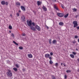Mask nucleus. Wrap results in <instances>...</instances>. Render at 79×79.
I'll return each instance as SVG.
<instances>
[{"instance_id":"21","label":"nucleus","mask_w":79,"mask_h":79,"mask_svg":"<svg viewBox=\"0 0 79 79\" xmlns=\"http://www.w3.org/2000/svg\"><path fill=\"white\" fill-rule=\"evenodd\" d=\"M11 36H12L13 37V38H15V35H14L13 33H11Z\"/></svg>"},{"instance_id":"33","label":"nucleus","mask_w":79,"mask_h":79,"mask_svg":"<svg viewBox=\"0 0 79 79\" xmlns=\"http://www.w3.org/2000/svg\"><path fill=\"white\" fill-rule=\"evenodd\" d=\"M72 54H73L74 55H76V53L74 52H73Z\"/></svg>"},{"instance_id":"48","label":"nucleus","mask_w":79,"mask_h":79,"mask_svg":"<svg viewBox=\"0 0 79 79\" xmlns=\"http://www.w3.org/2000/svg\"><path fill=\"white\" fill-rule=\"evenodd\" d=\"M76 50L77 51H78V49H77V48H76Z\"/></svg>"},{"instance_id":"54","label":"nucleus","mask_w":79,"mask_h":79,"mask_svg":"<svg viewBox=\"0 0 79 79\" xmlns=\"http://www.w3.org/2000/svg\"><path fill=\"white\" fill-rule=\"evenodd\" d=\"M6 62H7V63H8V60H6Z\"/></svg>"},{"instance_id":"3","label":"nucleus","mask_w":79,"mask_h":79,"mask_svg":"<svg viewBox=\"0 0 79 79\" xmlns=\"http://www.w3.org/2000/svg\"><path fill=\"white\" fill-rule=\"evenodd\" d=\"M73 24H74L73 27L75 28L77 27L78 26L77 24V21H74L73 22Z\"/></svg>"},{"instance_id":"42","label":"nucleus","mask_w":79,"mask_h":79,"mask_svg":"<svg viewBox=\"0 0 79 79\" xmlns=\"http://www.w3.org/2000/svg\"><path fill=\"white\" fill-rule=\"evenodd\" d=\"M26 71V70L25 69H23V71Z\"/></svg>"},{"instance_id":"46","label":"nucleus","mask_w":79,"mask_h":79,"mask_svg":"<svg viewBox=\"0 0 79 79\" xmlns=\"http://www.w3.org/2000/svg\"><path fill=\"white\" fill-rule=\"evenodd\" d=\"M77 29H79V27H77Z\"/></svg>"},{"instance_id":"32","label":"nucleus","mask_w":79,"mask_h":79,"mask_svg":"<svg viewBox=\"0 0 79 79\" xmlns=\"http://www.w3.org/2000/svg\"><path fill=\"white\" fill-rule=\"evenodd\" d=\"M74 38L75 39H77L78 38V36L77 35H76L74 36Z\"/></svg>"},{"instance_id":"34","label":"nucleus","mask_w":79,"mask_h":79,"mask_svg":"<svg viewBox=\"0 0 79 79\" xmlns=\"http://www.w3.org/2000/svg\"><path fill=\"white\" fill-rule=\"evenodd\" d=\"M58 63H56L55 64V66H58Z\"/></svg>"},{"instance_id":"14","label":"nucleus","mask_w":79,"mask_h":79,"mask_svg":"<svg viewBox=\"0 0 79 79\" xmlns=\"http://www.w3.org/2000/svg\"><path fill=\"white\" fill-rule=\"evenodd\" d=\"M15 3H16V5H19V6H20V4L19 3V2H16Z\"/></svg>"},{"instance_id":"8","label":"nucleus","mask_w":79,"mask_h":79,"mask_svg":"<svg viewBox=\"0 0 79 79\" xmlns=\"http://www.w3.org/2000/svg\"><path fill=\"white\" fill-rule=\"evenodd\" d=\"M20 7L21 8V10H23V11H25V10H26V9H25V8L24 7V6H21Z\"/></svg>"},{"instance_id":"16","label":"nucleus","mask_w":79,"mask_h":79,"mask_svg":"<svg viewBox=\"0 0 79 79\" xmlns=\"http://www.w3.org/2000/svg\"><path fill=\"white\" fill-rule=\"evenodd\" d=\"M59 25H60V26H63L64 23H63L62 22H60L59 23Z\"/></svg>"},{"instance_id":"20","label":"nucleus","mask_w":79,"mask_h":79,"mask_svg":"<svg viewBox=\"0 0 79 79\" xmlns=\"http://www.w3.org/2000/svg\"><path fill=\"white\" fill-rule=\"evenodd\" d=\"M32 24L33 25V26H35V23L34 22H33L32 23V21H31V25Z\"/></svg>"},{"instance_id":"4","label":"nucleus","mask_w":79,"mask_h":79,"mask_svg":"<svg viewBox=\"0 0 79 79\" xmlns=\"http://www.w3.org/2000/svg\"><path fill=\"white\" fill-rule=\"evenodd\" d=\"M57 15L59 17H60V18L63 17V16H64V14L62 13H57Z\"/></svg>"},{"instance_id":"49","label":"nucleus","mask_w":79,"mask_h":79,"mask_svg":"<svg viewBox=\"0 0 79 79\" xmlns=\"http://www.w3.org/2000/svg\"><path fill=\"white\" fill-rule=\"evenodd\" d=\"M77 72H79V69L77 70Z\"/></svg>"},{"instance_id":"9","label":"nucleus","mask_w":79,"mask_h":79,"mask_svg":"<svg viewBox=\"0 0 79 79\" xmlns=\"http://www.w3.org/2000/svg\"><path fill=\"white\" fill-rule=\"evenodd\" d=\"M50 56V54H47L45 55V58H49Z\"/></svg>"},{"instance_id":"1","label":"nucleus","mask_w":79,"mask_h":79,"mask_svg":"<svg viewBox=\"0 0 79 79\" xmlns=\"http://www.w3.org/2000/svg\"><path fill=\"white\" fill-rule=\"evenodd\" d=\"M27 23L28 26L30 27V29H31V30H32V31H35V27L32 26V20H30V21H29V20H27Z\"/></svg>"},{"instance_id":"26","label":"nucleus","mask_w":79,"mask_h":79,"mask_svg":"<svg viewBox=\"0 0 79 79\" xmlns=\"http://www.w3.org/2000/svg\"><path fill=\"white\" fill-rule=\"evenodd\" d=\"M16 15L18 17L19 16V14L18 12H17L16 13Z\"/></svg>"},{"instance_id":"25","label":"nucleus","mask_w":79,"mask_h":79,"mask_svg":"<svg viewBox=\"0 0 79 79\" xmlns=\"http://www.w3.org/2000/svg\"><path fill=\"white\" fill-rule=\"evenodd\" d=\"M52 79H56V77L54 76V75H52Z\"/></svg>"},{"instance_id":"44","label":"nucleus","mask_w":79,"mask_h":79,"mask_svg":"<svg viewBox=\"0 0 79 79\" xmlns=\"http://www.w3.org/2000/svg\"><path fill=\"white\" fill-rule=\"evenodd\" d=\"M49 59L50 60H52V57H49Z\"/></svg>"},{"instance_id":"23","label":"nucleus","mask_w":79,"mask_h":79,"mask_svg":"<svg viewBox=\"0 0 79 79\" xmlns=\"http://www.w3.org/2000/svg\"><path fill=\"white\" fill-rule=\"evenodd\" d=\"M54 8H55V9H56V10H57L58 11H59V10L58 9V8H57L56 7V6H54Z\"/></svg>"},{"instance_id":"11","label":"nucleus","mask_w":79,"mask_h":79,"mask_svg":"<svg viewBox=\"0 0 79 79\" xmlns=\"http://www.w3.org/2000/svg\"><path fill=\"white\" fill-rule=\"evenodd\" d=\"M70 56L72 58H74V56L73 54H71L70 55Z\"/></svg>"},{"instance_id":"55","label":"nucleus","mask_w":79,"mask_h":79,"mask_svg":"<svg viewBox=\"0 0 79 79\" xmlns=\"http://www.w3.org/2000/svg\"><path fill=\"white\" fill-rule=\"evenodd\" d=\"M10 16H12V15H10Z\"/></svg>"},{"instance_id":"30","label":"nucleus","mask_w":79,"mask_h":79,"mask_svg":"<svg viewBox=\"0 0 79 79\" xmlns=\"http://www.w3.org/2000/svg\"><path fill=\"white\" fill-rule=\"evenodd\" d=\"M73 10L74 11H77V9L74 8L73 9Z\"/></svg>"},{"instance_id":"18","label":"nucleus","mask_w":79,"mask_h":79,"mask_svg":"<svg viewBox=\"0 0 79 79\" xmlns=\"http://www.w3.org/2000/svg\"><path fill=\"white\" fill-rule=\"evenodd\" d=\"M69 15V14H67L66 15H65L64 16V18H67V17L68 16V15Z\"/></svg>"},{"instance_id":"15","label":"nucleus","mask_w":79,"mask_h":79,"mask_svg":"<svg viewBox=\"0 0 79 79\" xmlns=\"http://www.w3.org/2000/svg\"><path fill=\"white\" fill-rule=\"evenodd\" d=\"M13 69L14 70V71H15V72L17 71H18V69L16 68H13Z\"/></svg>"},{"instance_id":"19","label":"nucleus","mask_w":79,"mask_h":79,"mask_svg":"<svg viewBox=\"0 0 79 79\" xmlns=\"http://www.w3.org/2000/svg\"><path fill=\"white\" fill-rule=\"evenodd\" d=\"M13 43H14V44H15L16 45H18V44H17V43L15 41H13Z\"/></svg>"},{"instance_id":"53","label":"nucleus","mask_w":79,"mask_h":79,"mask_svg":"<svg viewBox=\"0 0 79 79\" xmlns=\"http://www.w3.org/2000/svg\"><path fill=\"white\" fill-rule=\"evenodd\" d=\"M19 13H20V12H21V10H19Z\"/></svg>"},{"instance_id":"10","label":"nucleus","mask_w":79,"mask_h":79,"mask_svg":"<svg viewBox=\"0 0 79 79\" xmlns=\"http://www.w3.org/2000/svg\"><path fill=\"white\" fill-rule=\"evenodd\" d=\"M28 57L29 58H32V55L31 54H28Z\"/></svg>"},{"instance_id":"36","label":"nucleus","mask_w":79,"mask_h":79,"mask_svg":"<svg viewBox=\"0 0 79 79\" xmlns=\"http://www.w3.org/2000/svg\"><path fill=\"white\" fill-rule=\"evenodd\" d=\"M50 54L52 56V55H53V53L52 52H51L50 53Z\"/></svg>"},{"instance_id":"43","label":"nucleus","mask_w":79,"mask_h":79,"mask_svg":"<svg viewBox=\"0 0 79 79\" xmlns=\"http://www.w3.org/2000/svg\"><path fill=\"white\" fill-rule=\"evenodd\" d=\"M25 35H26V34H25L23 33V36H25Z\"/></svg>"},{"instance_id":"13","label":"nucleus","mask_w":79,"mask_h":79,"mask_svg":"<svg viewBox=\"0 0 79 79\" xmlns=\"http://www.w3.org/2000/svg\"><path fill=\"white\" fill-rule=\"evenodd\" d=\"M1 4L3 5H5V2L4 1H2L1 2Z\"/></svg>"},{"instance_id":"28","label":"nucleus","mask_w":79,"mask_h":79,"mask_svg":"<svg viewBox=\"0 0 79 79\" xmlns=\"http://www.w3.org/2000/svg\"><path fill=\"white\" fill-rule=\"evenodd\" d=\"M49 42L50 44H51V43H52V40L50 39L49 40Z\"/></svg>"},{"instance_id":"47","label":"nucleus","mask_w":79,"mask_h":79,"mask_svg":"<svg viewBox=\"0 0 79 79\" xmlns=\"http://www.w3.org/2000/svg\"><path fill=\"white\" fill-rule=\"evenodd\" d=\"M52 0V1H53V2H56V0Z\"/></svg>"},{"instance_id":"22","label":"nucleus","mask_w":79,"mask_h":79,"mask_svg":"<svg viewBox=\"0 0 79 79\" xmlns=\"http://www.w3.org/2000/svg\"><path fill=\"white\" fill-rule=\"evenodd\" d=\"M19 48L20 50H23V48L21 46L19 47Z\"/></svg>"},{"instance_id":"52","label":"nucleus","mask_w":79,"mask_h":79,"mask_svg":"<svg viewBox=\"0 0 79 79\" xmlns=\"http://www.w3.org/2000/svg\"><path fill=\"white\" fill-rule=\"evenodd\" d=\"M64 66H66V65L64 64Z\"/></svg>"},{"instance_id":"31","label":"nucleus","mask_w":79,"mask_h":79,"mask_svg":"<svg viewBox=\"0 0 79 79\" xmlns=\"http://www.w3.org/2000/svg\"><path fill=\"white\" fill-rule=\"evenodd\" d=\"M66 72L68 73H71V71L70 70H67L66 71Z\"/></svg>"},{"instance_id":"41","label":"nucleus","mask_w":79,"mask_h":79,"mask_svg":"<svg viewBox=\"0 0 79 79\" xmlns=\"http://www.w3.org/2000/svg\"><path fill=\"white\" fill-rule=\"evenodd\" d=\"M73 43L74 44H76V41H73Z\"/></svg>"},{"instance_id":"5","label":"nucleus","mask_w":79,"mask_h":79,"mask_svg":"<svg viewBox=\"0 0 79 79\" xmlns=\"http://www.w3.org/2000/svg\"><path fill=\"white\" fill-rule=\"evenodd\" d=\"M35 27L36 29L38 30V31H40V27L38 26L37 25H36V26H35Z\"/></svg>"},{"instance_id":"6","label":"nucleus","mask_w":79,"mask_h":79,"mask_svg":"<svg viewBox=\"0 0 79 79\" xmlns=\"http://www.w3.org/2000/svg\"><path fill=\"white\" fill-rule=\"evenodd\" d=\"M43 9L44 10V11H47V8L44 6H43Z\"/></svg>"},{"instance_id":"12","label":"nucleus","mask_w":79,"mask_h":79,"mask_svg":"<svg viewBox=\"0 0 79 79\" xmlns=\"http://www.w3.org/2000/svg\"><path fill=\"white\" fill-rule=\"evenodd\" d=\"M56 42H57V41L56 40H54L52 41V43L54 44H55V43H56Z\"/></svg>"},{"instance_id":"38","label":"nucleus","mask_w":79,"mask_h":79,"mask_svg":"<svg viewBox=\"0 0 79 79\" xmlns=\"http://www.w3.org/2000/svg\"><path fill=\"white\" fill-rule=\"evenodd\" d=\"M45 27L47 28V29H48L49 28L47 26V25H45Z\"/></svg>"},{"instance_id":"51","label":"nucleus","mask_w":79,"mask_h":79,"mask_svg":"<svg viewBox=\"0 0 79 79\" xmlns=\"http://www.w3.org/2000/svg\"><path fill=\"white\" fill-rule=\"evenodd\" d=\"M9 32L10 33H11V31H9Z\"/></svg>"},{"instance_id":"39","label":"nucleus","mask_w":79,"mask_h":79,"mask_svg":"<svg viewBox=\"0 0 79 79\" xmlns=\"http://www.w3.org/2000/svg\"><path fill=\"white\" fill-rule=\"evenodd\" d=\"M32 12H33V13H34L35 14V13H36V12L35 11V10H32Z\"/></svg>"},{"instance_id":"50","label":"nucleus","mask_w":79,"mask_h":79,"mask_svg":"<svg viewBox=\"0 0 79 79\" xmlns=\"http://www.w3.org/2000/svg\"><path fill=\"white\" fill-rule=\"evenodd\" d=\"M61 65L62 66H63V63H61Z\"/></svg>"},{"instance_id":"27","label":"nucleus","mask_w":79,"mask_h":79,"mask_svg":"<svg viewBox=\"0 0 79 79\" xmlns=\"http://www.w3.org/2000/svg\"><path fill=\"white\" fill-rule=\"evenodd\" d=\"M50 64H53V61L52 60H50L49 61Z\"/></svg>"},{"instance_id":"24","label":"nucleus","mask_w":79,"mask_h":79,"mask_svg":"<svg viewBox=\"0 0 79 79\" xmlns=\"http://www.w3.org/2000/svg\"><path fill=\"white\" fill-rule=\"evenodd\" d=\"M9 29H12V27L11 25H10L9 26Z\"/></svg>"},{"instance_id":"45","label":"nucleus","mask_w":79,"mask_h":79,"mask_svg":"<svg viewBox=\"0 0 79 79\" xmlns=\"http://www.w3.org/2000/svg\"><path fill=\"white\" fill-rule=\"evenodd\" d=\"M77 17H78V15H76L75 17V18H77Z\"/></svg>"},{"instance_id":"17","label":"nucleus","mask_w":79,"mask_h":79,"mask_svg":"<svg viewBox=\"0 0 79 79\" xmlns=\"http://www.w3.org/2000/svg\"><path fill=\"white\" fill-rule=\"evenodd\" d=\"M37 3L38 5V6H39V5H40V1H38L37 2Z\"/></svg>"},{"instance_id":"40","label":"nucleus","mask_w":79,"mask_h":79,"mask_svg":"<svg viewBox=\"0 0 79 79\" xmlns=\"http://www.w3.org/2000/svg\"><path fill=\"white\" fill-rule=\"evenodd\" d=\"M61 7L62 8H63V9H64V8L63 7V6L62 5H61Z\"/></svg>"},{"instance_id":"37","label":"nucleus","mask_w":79,"mask_h":79,"mask_svg":"<svg viewBox=\"0 0 79 79\" xmlns=\"http://www.w3.org/2000/svg\"><path fill=\"white\" fill-rule=\"evenodd\" d=\"M5 4L6 5H8V2H5Z\"/></svg>"},{"instance_id":"35","label":"nucleus","mask_w":79,"mask_h":79,"mask_svg":"<svg viewBox=\"0 0 79 79\" xmlns=\"http://www.w3.org/2000/svg\"><path fill=\"white\" fill-rule=\"evenodd\" d=\"M64 79H67V76H66V75H65L64 76Z\"/></svg>"},{"instance_id":"2","label":"nucleus","mask_w":79,"mask_h":79,"mask_svg":"<svg viewBox=\"0 0 79 79\" xmlns=\"http://www.w3.org/2000/svg\"><path fill=\"white\" fill-rule=\"evenodd\" d=\"M6 74L7 76H9V77H11L13 76V73H12L11 71L10 70H8V71L6 73Z\"/></svg>"},{"instance_id":"7","label":"nucleus","mask_w":79,"mask_h":79,"mask_svg":"<svg viewBox=\"0 0 79 79\" xmlns=\"http://www.w3.org/2000/svg\"><path fill=\"white\" fill-rule=\"evenodd\" d=\"M21 19L22 21H25V16L24 15H22L21 17Z\"/></svg>"},{"instance_id":"29","label":"nucleus","mask_w":79,"mask_h":79,"mask_svg":"<svg viewBox=\"0 0 79 79\" xmlns=\"http://www.w3.org/2000/svg\"><path fill=\"white\" fill-rule=\"evenodd\" d=\"M15 66L16 67V68H19V65L18 64H15Z\"/></svg>"}]
</instances>
